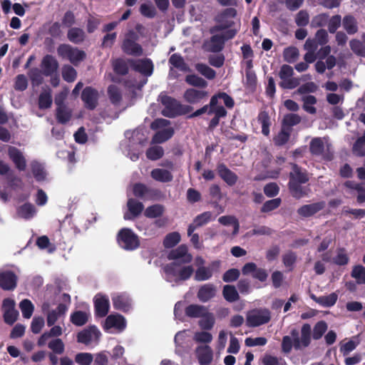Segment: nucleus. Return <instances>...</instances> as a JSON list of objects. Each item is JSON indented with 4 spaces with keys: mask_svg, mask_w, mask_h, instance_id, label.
<instances>
[{
    "mask_svg": "<svg viewBox=\"0 0 365 365\" xmlns=\"http://www.w3.org/2000/svg\"><path fill=\"white\" fill-rule=\"evenodd\" d=\"M19 309L25 319H30L34 311V305L29 299H25L20 302Z\"/></svg>",
    "mask_w": 365,
    "mask_h": 365,
    "instance_id": "nucleus-49",
    "label": "nucleus"
},
{
    "mask_svg": "<svg viewBox=\"0 0 365 365\" xmlns=\"http://www.w3.org/2000/svg\"><path fill=\"white\" fill-rule=\"evenodd\" d=\"M98 91L91 86H86L81 93V100L86 108L94 110L98 104Z\"/></svg>",
    "mask_w": 365,
    "mask_h": 365,
    "instance_id": "nucleus-12",
    "label": "nucleus"
},
{
    "mask_svg": "<svg viewBox=\"0 0 365 365\" xmlns=\"http://www.w3.org/2000/svg\"><path fill=\"white\" fill-rule=\"evenodd\" d=\"M219 99H222L225 106L229 109L232 108L235 106L234 99L230 95L225 92H218L211 97L209 104L204 105L200 108L187 115V118L190 119L198 117L205 113H208L209 110H212L214 107H216L218 104Z\"/></svg>",
    "mask_w": 365,
    "mask_h": 365,
    "instance_id": "nucleus-4",
    "label": "nucleus"
},
{
    "mask_svg": "<svg viewBox=\"0 0 365 365\" xmlns=\"http://www.w3.org/2000/svg\"><path fill=\"white\" fill-rule=\"evenodd\" d=\"M180 241V235L177 232L168 234L163 240V245L165 248H172Z\"/></svg>",
    "mask_w": 365,
    "mask_h": 365,
    "instance_id": "nucleus-60",
    "label": "nucleus"
},
{
    "mask_svg": "<svg viewBox=\"0 0 365 365\" xmlns=\"http://www.w3.org/2000/svg\"><path fill=\"white\" fill-rule=\"evenodd\" d=\"M185 82L197 89L205 90L208 86L207 82L204 78L195 74L187 75Z\"/></svg>",
    "mask_w": 365,
    "mask_h": 365,
    "instance_id": "nucleus-36",
    "label": "nucleus"
},
{
    "mask_svg": "<svg viewBox=\"0 0 365 365\" xmlns=\"http://www.w3.org/2000/svg\"><path fill=\"white\" fill-rule=\"evenodd\" d=\"M86 58V53L84 51L70 46V63L77 66L81 62L83 61Z\"/></svg>",
    "mask_w": 365,
    "mask_h": 365,
    "instance_id": "nucleus-38",
    "label": "nucleus"
},
{
    "mask_svg": "<svg viewBox=\"0 0 365 365\" xmlns=\"http://www.w3.org/2000/svg\"><path fill=\"white\" fill-rule=\"evenodd\" d=\"M351 276L356 279L357 284H365V267L361 264L354 266Z\"/></svg>",
    "mask_w": 365,
    "mask_h": 365,
    "instance_id": "nucleus-48",
    "label": "nucleus"
},
{
    "mask_svg": "<svg viewBox=\"0 0 365 365\" xmlns=\"http://www.w3.org/2000/svg\"><path fill=\"white\" fill-rule=\"evenodd\" d=\"M216 295V287L213 284L208 283L202 285L197 293L198 299L202 302H207Z\"/></svg>",
    "mask_w": 365,
    "mask_h": 365,
    "instance_id": "nucleus-27",
    "label": "nucleus"
},
{
    "mask_svg": "<svg viewBox=\"0 0 365 365\" xmlns=\"http://www.w3.org/2000/svg\"><path fill=\"white\" fill-rule=\"evenodd\" d=\"M215 324V318L213 314L207 312V313L201 317V319L199 321L200 327L204 330H210L212 329Z\"/></svg>",
    "mask_w": 365,
    "mask_h": 365,
    "instance_id": "nucleus-57",
    "label": "nucleus"
},
{
    "mask_svg": "<svg viewBox=\"0 0 365 365\" xmlns=\"http://www.w3.org/2000/svg\"><path fill=\"white\" fill-rule=\"evenodd\" d=\"M218 222L225 226L227 225H233L234 226V230H233V235H237L239 232L240 229V225L238 220L232 215H224L218 219Z\"/></svg>",
    "mask_w": 365,
    "mask_h": 365,
    "instance_id": "nucleus-46",
    "label": "nucleus"
},
{
    "mask_svg": "<svg viewBox=\"0 0 365 365\" xmlns=\"http://www.w3.org/2000/svg\"><path fill=\"white\" fill-rule=\"evenodd\" d=\"M294 71L291 66L287 64L282 65L279 72V76L282 79L279 86L283 89H294L297 88L300 82L299 78L292 77Z\"/></svg>",
    "mask_w": 365,
    "mask_h": 365,
    "instance_id": "nucleus-8",
    "label": "nucleus"
},
{
    "mask_svg": "<svg viewBox=\"0 0 365 365\" xmlns=\"http://www.w3.org/2000/svg\"><path fill=\"white\" fill-rule=\"evenodd\" d=\"M158 101L164 106L161 113L167 118H173L187 115L193 110L191 106L182 104L175 98L163 93L159 95Z\"/></svg>",
    "mask_w": 365,
    "mask_h": 365,
    "instance_id": "nucleus-2",
    "label": "nucleus"
},
{
    "mask_svg": "<svg viewBox=\"0 0 365 365\" xmlns=\"http://www.w3.org/2000/svg\"><path fill=\"white\" fill-rule=\"evenodd\" d=\"M132 68L146 76H150L153 71V63L150 58L140 59L137 61H131Z\"/></svg>",
    "mask_w": 365,
    "mask_h": 365,
    "instance_id": "nucleus-24",
    "label": "nucleus"
},
{
    "mask_svg": "<svg viewBox=\"0 0 365 365\" xmlns=\"http://www.w3.org/2000/svg\"><path fill=\"white\" fill-rule=\"evenodd\" d=\"M16 214L20 218L30 220L36 214V209L34 205L25 203L17 208Z\"/></svg>",
    "mask_w": 365,
    "mask_h": 365,
    "instance_id": "nucleus-35",
    "label": "nucleus"
},
{
    "mask_svg": "<svg viewBox=\"0 0 365 365\" xmlns=\"http://www.w3.org/2000/svg\"><path fill=\"white\" fill-rule=\"evenodd\" d=\"M114 72L120 76H125L128 73L129 68L127 62L123 58H117L113 62Z\"/></svg>",
    "mask_w": 365,
    "mask_h": 365,
    "instance_id": "nucleus-53",
    "label": "nucleus"
},
{
    "mask_svg": "<svg viewBox=\"0 0 365 365\" xmlns=\"http://www.w3.org/2000/svg\"><path fill=\"white\" fill-rule=\"evenodd\" d=\"M238 31L239 29H231L221 34H214L210 40L204 43L203 47L207 51L219 53L223 50L225 42L234 38Z\"/></svg>",
    "mask_w": 365,
    "mask_h": 365,
    "instance_id": "nucleus-3",
    "label": "nucleus"
},
{
    "mask_svg": "<svg viewBox=\"0 0 365 365\" xmlns=\"http://www.w3.org/2000/svg\"><path fill=\"white\" fill-rule=\"evenodd\" d=\"M214 114V117L210 120L208 124V130H214L220 123L221 118L226 117L227 112L222 106L217 105L212 110H208V115Z\"/></svg>",
    "mask_w": 365,
    "mask_h": 365,
    "instance_id": "nucleus-28",
    "label": "nucleus"
},
{
    "mask_svg": "<svg viewBox=\"0 0 365 365\" xmlns=\"http://www.w3.org/2000/svg\"><path fill=\"white\" fill-rule=\"evenodd\" d=\"M196 356L200 365H209L213 359L212 349L207 344L199 346L196 349Z\"/></svg>",
    "mask_w": 365,
    "mask_h": 365,
    "instance_id": "nucleus-19",
    "label": "nucleus"
},
{
    "mask_svg": "<svg viewBox=\"0 0 365 365\" xmlns=\"http://www.w3.org/2000/svg\"><path fill=\"white\" fill-rule=\"evenodd\" d=\"M108 95L111 103L114 106H118L122 101V94L115 85H110L108 88Z\"/></svg>",
    "mask_w": 365,
    "mask_h": 365,
    "instance_id": "nucleus-43",
    "label": "nucleus"
},
{
    "mask_svg": "<svg viewBox=\"0 0 365 365\" xmlns=\"http://www.w3.org/2000/svg\"><path fill=\"white\" fill-rule=\"evenodd\" d=\"M127 206L129 212L134 217L140 215L144 209L143 204L133 198L128 199Z\"/></svg>",
    "mask_w": 365,
    "mask_h": 365,
    "instance_id": "nucleus-44",
    "label": "nucleus"
},
{
    "mask_svg": "<svg viewBox=\"0 0 365 365\" xmlns=\"http://www.w3.org/2000/svg\"><path fill=\"white\" fill-rule=\"evenodd\" d=\"M43 73L46 76H49L55 72L58 68L56 60L50 55L43 57L41 62Z\"/></svg>",
    "mask_w": 365,
    "mask_h": 365,
    "instance_id": "nucleus-34",
    "label": "nucleus"
},
{
    "mask_svg": "<svg viewBox=\"0 0 365 365\" xmlns=\"http://www.w3.org/2000/svg\"><path fill=\"white\" fill-rule=\"evenodd\" d=\"M126 326L125 318L119 314H110L107 317L104 324V329L109 330L114 328L118 331H123Z\"/></svg>",
    "mask_w": 365,
    "mask_h": 365,
    "instance_id": "nucleus-21",
    "label": "nucleus"
},
{
    "mask_svg": "<svg viewBox=\"0 0 365 365\" xmlns=\"http://www.w3.org/2000/svg\"><path fill=\"white\" fill-rule=\"evenodd\" d=\"M349 46L351 50L357 56L365 57V46L364 42L358 39H351L349 41Z\"/></svg>",
    "mask_w": 365,
    "mask_h": 365,
    "instance_id": "nucleus-59",
    "label": "nucleus"
},
{
    "mask_svg": "<svg viewBox=\"0 0 365 365\" xmlns=\"http://www.w3.org/2000/svg\"><path fill=\"white\" fill-rule=\"evenodd\" d=\"M165 212V207L160 204H155L148 206L144 212L145 217L148 218H156L163 215Z\"/></svg>",
    "mask_w": 365,
    "mask_h": 365,
    "instance_id": "nucleus-42",
    "label": "nucleus"
},
{
    "mask_svg": "<svg viewBox=\"0 0 365 365\" xmlns=\"http://www.w3.org/2000/svg\"><path fill=\"white\" fill-rule=\"evenodd\" d=\"M95 314L98 317H106L110 307L109 299L107 296L98 294L94 297Z\"/></svg>",
    "mask_w": 365,
    "mask_h": 365,
    "instance_id": "nucleus-15",
    "label": "nucleus"
},
{
    "mask_svg": "<svg viewBox=\"0 0 365 365\" xmlns=\"http://www.w3.org/2000/svg\"><path fill=\"white\" fill-rule=\"evenodd\" d=\"M88 320V314L82 311L74 312L70 317V321L76 326H83L87 323Z\"/></svg>",
    "mask_w": 365,
    "mask_h": 365,
    "instance_id": "nucleus-50",
    "label": "nucleus"
},
{
    "mask_svg": "<svg viewBox=\"0 0 365 365\" xmlns=\"http://www.w3.org/2000/svg\"><path fill=\"white\" fill-rule=\"evenodd\" d=\"M168 259L174 262H179L181 264H186L192 262V256L188 252L186 245H180L168 253Z\"/></svg>",
    "mask_w": 365,
    "mask_h": 365,
    "instance_id": "nucleus-11",
    "label": "nucleus"
},
{
    "mask_svg": "<svg viewBox=\"0 0 365 365\" xmlns=\"http://www.w3.org/2000/svg\"><path fill=\"white\" fill-rule=\"evenodd\" d=\"M215 21L217 23V24L212 26L209 30L211 34H214L222 31H226L229 29H233L232 27L235 25L234 21L228 20L225 18H219L216 16Z\"/></svg>",
    "mask_w": 365,
    "mask_h": 365,
    "instance_id": "nucleus-30",
    "label": "nucleus"
},
{
    "mask_svg": "<svg viewBox=\"0 0 365 365\" xmlns=\"http://www.w3.org/2000/svg\"><path fill=\"white\" fill-rule=\"evenodd\" d=\"M352 151L357 156H365V131L362 136L358 138L354 143Z\"/></svg>",
    "mask_w": 365,
    "mask_h": 365,
    "instance_id": "nucleus-52",
    "label": "nucleus"
},
{
    "mask_svg": "<svg viewBox=\"0 0 365 365\" xmlns=\"http://www.w3.org/2000/svg\"><path fill=\"white\" fill-rule=\"evenodd\" d=\"M301 122V117L298 114L288 113L284 115L282 127L287 129H292V127L299 124Z\"/></svg>",
    "mask_w": 365,
    "mask_h": 365,
    "instance_id": "nucleus-45",
    "label": "nucleus"
},
{
    "mask_svg": "<svg viewBox=\"0 0 365 365\" xmlns=\"http://www.w3.org/2000/svg\"><path fill=\"white\" fill-rule=\"evenodd\" d=\"M184 101L190 105H199L204 103L209 97V92L203 89L189 88L183 93Z\"/></svg>",
    "mask_w": 365,
    "mask_h": 365,
    "instance_id": "nucleus-9",
    "label": "nucleus"
},
{
    "mask_svg": "<svg viewBox=\"0 0 365 365\" xmlns=\"http://www.w3.org/2000/svg\"><path fill=\"white\" fill-rule=\"evenodd\" d=\"M112 302L114 309L123 312H127L131 307L129 297L124 294H117L112 296Z\"/></svg>",
    "mask_w": 365,
    "mask_h": 365,
    "instance_id": "nucleus-26",
    "label": "nucleus"
},
{
    "mask_svg": "<svg viewBox=\"0 0 365 365\" xmlns=\"http://www.w3.org/2000/svg\"><path fill=\"white\" fill-rule=\"evenodd\" d=\"M208 311L207 308L200 304H190L185 309V314L190 318H201Z\"/></svg>",
    "mask_w": 365,
    "mask_h": 365,
    "instance_id": "nucleus-31",
    "label": "nucleus"
},
{
    "mask_svg": "<svg viewBox=\"0 0 365 365\" xmlns=\"http://www.w3.org/2000/svg\"><path fill=\"white\" fill-rule=\"evenodd\" d=\"M220 261L215 260L212 262L210 267H199L195 272V280L197 282H202L210 279L213 274L212 269L216 268L217 269L220 267Z\"/></svg>",
    "mask_w": 365,
    "mask_h": 365,
    "instance_id": "nucleus-16",
    "label": "nucleus"
},
{
    "mask_svg": "<svg viewBox=\"0 0 365 365\" xmlns=\"http://www.w3.org/2000/svg\"><path fill=\"white\" fill-rule=\"evenodd\" d=\"M15 301L11 298L4 299L2 303L4 322L13 324L19 317V312L15 308Z\"/></svg>",
    "mask_w": 365,
    "mask_h": 365,
    "instance_id": "nucleus-13",
    "label": "nucleus"
},
{
    "mask_svg": "<svg viewBox=\"0 0 365 365\" xmlns=\"http://www.w3.org/2000/svg\"><path fill=\"white\" fill-rule=\"evenodd\" d=\"M328 329L327 322L324 320L319 321L314 327L312 330V339L314 340L320 339Z\"/></svg>",
    "mask_w": 365,
    "mask_h": 365,
    "instance_id": "nucleus-51",
    "label": "nucleus"
},
{
    "mask_svg": "<svg viewBox=\"0 0 365 365\" xmlns=\"http://www.w3.org/2000/svg\"><path fill=\"white\" fill-rule=\"evenodd\" d=\"M297 259V254L293 251H288L282 255V262L284 265L289 269V271L294 269Z\"/></svg>",
    "mask_w": 365,
    "mask_h": 365,
    "instance_id": "nucleus-56",
    "label": "nucleus"
},
{
    "mask_svg": "<svg viewBox=\"0 0 365 365\" xmlns=\"http://www.w3.org/2000/svg\"><path fill=\"white\" fill-rule=\"evenodd\" d=\"M222 295L228 302H234L240 299V295L233 285L226 284L223 287Z\"/></svg>",
    "mask_w": 365,
    "mask_h": 365,
    "instance_id": "nucleus-40",
    "label": "nucleus"
},
{
    "mask_svg": "<svg viewBox=\"0 0 365 365\" xmlns=\"http://www.w3.org/2000/svg\"><path fill=\"white\" fill-rule=\"evenodd\" d=\"M16 276L11 271L0 272V287L5 290L14 289L16 286Z\"/></svg>",
    "mask_w": 365,
    "mask_h": 365,
    "instance_id": "nucleus-25",
    "label": "nucleus"
},
{
    "mask_svg": "<svg viewBox=\"0 0 365 365\" xmlns=\"http://www.w3.org/2000/svg\"><path fill=\"white\" fill-rule=\"evenodd\" d=\"M302 101L304 103L303 109L306 112L310 114H315L317 113L316 108L313 106L317 101L315 96L312 95L305 96L302 97Z\"/></svg>",
    "mask_w": 365,
    "mask_h": 365,
    "instance_id": "nucleus-54",
    "label": "nucleus"
},
{
    "mask_svg": "<svg viewBox=\"0 0 365 365\" xmlns=\"http://www.w3.org/2000/svg\"><path fill=\"white\" fill-rule=\"evenodd\" d=\"M9 158L19 170H24L26 167V160L23 153L18 148L9 146L8 148Z\"/></svg>",
    "mask_w": 365,
    "mask_h": 365,
    "instance_id": "nucleus-20",
    "label": "nucleus"
},
{
    "mask_svg": "<svg viewBox=\"0 0 365 365\" xmlns=\"http://www.w3.org/2000/svg\"><path fill=\"white\" fill-rule=\"evenodd\" d=\"M116 240L119 246L127 251H133L140 245L139 237L131 229L127 227L119 230Z\"/></svg>",
    "mask_w": 365,
    "mask_h": 365,
    "instance_id": "nucleus-5",
    "label": "nucleus"
},
{
    "mask_svg": "<svg viewBox=\"0 0 365 365\" xmlns=\"http://www.w3.org/2000/svg\"><path fill=\"white\" fill-rule=\"evenodd\" d=\"M299 56V51L296 47L286 48L283 51L284 60L288 63H294Z\"/></svg>",
    "mask_w": 365,
    "mask_h": 365,
    "instance_id": "nucleus-64",
    "label": "nucleus"
},
{
    "mask_svg": "<svg viewBox=\"0 0 365 365\" xmlns=\"http://www.w3.org/2000/svg\"><path fill=\"white\" fill-rule=\"evenodd\" d=\"M342 26L346 33L349 35H354L358 32L359 26L356 19L351 15H345L342 19Z\"/></svg>",
    "mask_w": 365,
    "mask_h": 365,
    "instance_id": "nucleus-32",
    "label": "nucleus"
},
{
    "mask_svg": "<svg viewBox=\"0 0 365 365\" xmlns=\"http://www.w3.org/2000/svg\"><path fill=\"white\" fill-rule=\"evenodd\" d=\"M271 320V312L268 309H254L247 312L246 325L248 327H257L266 324Z\"/></svg>",
    "mask_w": 365,
    "mask_h": 365,
    "instance_id": "nucleus-7",
    "label": "nucleus"
},
{
    "mask_svg": "<svg viewBox=\"0 0 365 365\" xmlns=\"http://www.w3.org/2000/svg\"><path fill=\"white\" fill-rule=\"evenodd\" d=\"M212 219V215L210 211H206L197 215L194 218L192 223L189 225L187 227V235H190L197 228L207 224Z\"/></svg>",
    "mask_w": 365,
    "mask_h": 365,
    "instance_id": "nucleus-23",
    "label": "nucleus"
},
{
    "mask_svg": "<svg viewBox=\"0 0 365 365\" xmlns=\"http://www.w3.org/2000/svg\"><path fill=\"white\" fill-rule=\"evenodd\" d=\"M174 130L173 128H164L157 132L153 137V142L155 143H163L173 137Z\"/></svg>",
    "mask_w": 365,
    "mask_h": 365,
    "instance_id": "nucleus-39",
    "label": "nucleus"
},
{
    "mask_svg": "<svg viewBox=\"0 0 365 365\" xmlns=\"http://www.w3.org/2000/svg\"><path fill=\"white\" fill-rule=\"evenodd\" d=\"M292 129L281 128L280 131L273 138L275 145L282 146L285 145L289 140Z\"/></svg>",
    "mask_w": 365,
    "mask_h": 365,
    "instance_id": "nucleus-41",
    "label": "nucleus"
},
{
    "mask_svg": "<svg viewBox=\"0 0 365 365\" xmlns=\"http://www.w3.org/2000/svg\"><path fill=\"white\" fill-rule=\"evenodd\" d=\"M349 262V257L344 248H339L336 255L332 258V262L339 266L346 265Z\"/></svg>",
    "mask_w": 365,
    "mask_h": 365,
    "instance_id": "nucleus-55",
    "label": "nucleus"
},
{
    "mask_svg": "<svg viewBox=\"0 0 365 365\" xmlns=\"http://www.w3.org/2000/svg\"><path fill=\"white\" fill-rule=\"evenodd\" d=\"M66 93H61L56 97L55 103L57 105L56 116L58 120L61 123H65L68 120V112L66 104L64 101L66 99Z\"/></svg>",
    "mask_w": 365,
    "mask_h": 365,
    "instance_id": "nucleus-17",
    "label": "nucleus"
},
{
    "mask_svg": "<svg viewBox=\"0 0 365 365\" xmlns=\"http://www.w3.org/2000/svg\"><path fill=\"white\" fill-rule=\"evenodd\" d=\"M325 205L326 204L324 201L304 205L297 210V213L301 217H309L323 210Z\"/></svg>",
    "mask_w": 365,
    "mask_h": 365,
    "instance_id": "nucleus-22",
    "label": "nucleus"
},
{
    "mask_svg": "<svg viewBox=\"0 0 365 365\" xmlns=\"http://www.w3.org/2000/svg\"><path fill=\"white\" fill-rule=\"evenodd\" d=\"M169 63L182 71H186L188 66L179 53H173L169 58Z\"/></svg>",
    "mask_w": 365,
    "mask_h": 365,
    "instance_id": "nucleus-47",
    "label": "nucleus"
},
{
    "mask_svg": "<svg viewBox=\"0 0 365 365\" xmlns=\"http://www.w3.org/2000/svg\"><path fill=\"white\" fill-rule=\"evenodd\" d=\"M153 179L160 182H170L173 179V175L168 170L162 168H155L150 173Z\"/></svg>",
    "mask_w": 365,
    "mask_h": 365,
    "instance_id": "nucleus-33",
    "label": "nucleus"
},
{
    "mask_svg": "<svg viewBox=\"0 0 365 365\" xmlns=\"http://www.w3.org/2000/svg\"><path fill=\"white\" fill-rule=\"evenodd\" d=\"M31 168L34 178L38 181H42L46 179V173L43 165L37 162L31 163Z\"/></svg>",
    "mask_w": 365,
    "mask_h": 365,
    "instance_id": "nucleus-61",
    "label": "nucleus"
},
{
    "mask_svg": "<svg viewBox=\"0 0 365 365\" xmlns=\"http://www.w3.org/2000/svg\"><path fill=\"white\" fill-rule=\"evenodd\" d=\"M292 171L289 174L288 189L291 195L299 200L307 195L309 192L307 186H304L309 180L307 170L296 163H291Z\"/></svg>",
    "mask_w": 365,
    "mask_h": 365,
    "instance_id": "nucleus-1",
    "label": "nucleus"
},
{
    "mask_svg": "<svg viewBox=\"0 0 365 365\" xmlns=\"http://www.w3.org/2000/svg\"><path fill=\"white\" fill-rule=\"evenodd\" d=\"M324 145L319 138H314L312 140L309 145V150L312 154L319 155L324 152Z\"/></svg>",
    "mask_w": 365,
    "mask_h": 365,
    "instance_id": "nucleus-63",
    "label": "nucleus"
},
{
    "mask_svg": "<svg viewBox=\"0 0 365 365\" xmlns=\"http://www.w3.org/2000/svg\"><path fill=\"white\" fill-rule=\"evenodd\" d=\"M66 307L64 305H58L56 309L47 313V324L48 326L53 325L57 320L58 316L65 313Z\"/></svg>",
    "mask_w": 365,
    "mask_h": 365,
    "instance_id": "nucleus-58",
    "label": "nucleus"
},
{
    "mask_svg": "<svg viewBox=\"0 0 365 365\" xmlns=\"http://www.w3.org/2000/svg\"><path fill=\"white\" fill-rule=\"evenodd\" d=\"M139 39L138 34L133 30H129L122 42L121 49L127 55L140 56L143 54V49L140 44L137 43Z\"/></svg>",
    "mask_w": 365,
    "mask_h": 365,
    "instance_id": "nucleus-6",
    "label": "nucleus"
},
{
    "mask_svg": "<svg viewBox=\"0 0 365 365\" xmlns=\"http://www.w3.org/2000/svg\"><path fill=\"white\" fill-rule=\"evenodd\" d=\"M133 193L135 197L145 200H153L158 197L160 191L158 189L150 188L141 182L135 183L133 186Z\"/></svg>",
    "mask_w": 365,
    "mask_h": 365,
    "instance_id": "nucleus-10",
    "label": "nucleus"
},
{
    "mask_svg": "<svg viewBox=\"0 0 365 365\" xmlns=\"http://www.w3.org/2000/svg\"><path fill=\"white\" fill-rule=\"evenodd\" d=\"M101 336V332L96 326H89L77 335V342H92L98 341Z\"/></svg>",
    "mask_w": 365,
    "mask_h": 365,
    "instance_id": "nucleus-18",
    "label": "nucleus"
},
{
    "mask_svg": "<svg viewBox=\"0 0 365 365\" xmlns=\"http://www.w3.org/2000/svg\"><path fill=\"white\" fill-rule=\"evenodd\" d=\"M216 170L219 177L228 185L234 186L237 180V175L227 167L224 163L217 164Z\"/></svg>",
    "mask_w": 365,
    "mask_h": 365,
    "instance_id": "nucleus-14",
    "label": "nucleus"
},
{
    "mask_svg": "<svg viewBox=\"0 0 365 365\" xmlns=\"http://www.w3.org/2000/svg\"><path fill=\"white\" fill-rule=\"evenodd\" d=\"M196 69L202 76L209 80H212L216 76V72L214 69L209 67L207 65L204 63H197L196 65Z\"/></svg>",
    "mask_w": 365,
    "mask_h": 365,
    "instance_id": "nucleus-62",
    "label": "nucleus"
},
{
    "mask_svg": "<svg viewBox=\"0 0 365 365\" xmlns=\"http://www.w3.org/2000/svg\"><path fill=\"white\" fill-rule=\"evenodd\" d=\"M257 120L262 125V133L265 136H268L269 135V127L271 125L269 113L265 110L260 111L257 116Z\"/></svg>",
    "mask_w": 365,
    "mask_h": 365,
    "instance_id": "nucleus-37",
    "label": "nucleus"
},
{
    "mask_svg": "<svg viewBox=\"0 0 365 365\" xmlns=\"http://www.w3.org/2000/svg\"><path fill=\"white\" fill-rule=\"evenodd\" d=\"M310 297L323 307H331L334 306L338 299V295L335 292H332L327 296L321 297H317L315 294H310Z\"/></svg>",
    "mask_w": 365,
    "mask_h": 365,
    "instance_id": "nucleus-29",
    "label": "nucleus"
}]
</instances>
